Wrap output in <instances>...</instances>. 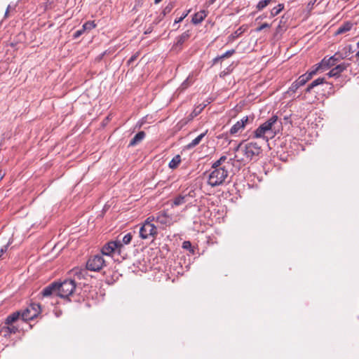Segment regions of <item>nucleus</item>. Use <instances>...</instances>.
Wrapping results in <instances>:
<instances>
[{"label":"nucleus","instance_id":"nucleus-1","mask_svg":"<svg viewBox=\"0 0 359 359\" xmlns=\"http://www.w3.org/2000/svg\"><path fill=\"white\" fill-rule=\"evenodd\" d=\"M237 154L235 155V158L237 161L247 163L252 160H256L258 156L262 154V147L257 142L251 141H243L236 148Z\"/></svg>","mask_w":359,"mask_h":359},{"label":"nucleus","instance_id":"nucleus-2","mask_svg":"<svg viewBox=\"0 0 359 359\" xmlns=\"http://www.w3.org/2000/svg\"><path fill=\"white\" fill-rule=\"evenodd\" d=\"M226 156H222L215 161L212 165V170L210 173L208 184L212 187L221 184L228 176L227 165H225Z\"/></svg>","mask_w":359,"mask_h":359},{"label":"nucleus","instance_id":"nucleus-3","mask_svg":"<svg viewBox=\"0 0 359 359\" xmlns=\"http://www.w3.org/2000/svg\"><path fill=\"white\" fill-rule=\"evenodd\" d=\"M277 123L278 116L276 115L272 116L253 131L252 134V137L262 139L267 142L269 139L273 138L276 135L278 130L276 128Z\"/></svg>","mask_w":359,"mask_h":359},{"label":"nucleus","instance_id":"nucleus-4","mask_svg":"<svg viewBox=\"0 0 359 359\" xmlns=\"http://www.w3.org/2000/svg\"><path fill=\"white\" fill-rule=\"evenodd\" d=\"M317 88L316 93H319L320 90L323 91V95L324 96H327L332 93L333 89V86L325 81L324 78H318L317 79L313 81L306 88L305 94L304 95V99L306 100V94L310 93L313 89Z\"/></svg>","mask_w":359,"mask_h":359},{"label":"nucleus","instance_id":"nucleus-5","mask_svg":"<svg viewBox=\"0 0 359 359\" xmlns=\"http://www.w3.org/2000/svg\"><path fill=\"white\" fill-rule=\"evenodd\" d=\"M155 217H149L142 226L140 228V236L142 239H147L150 237H154L157 234L156 226L152 223Z\"/></svg>","mask_w":359,"mask_h":359},{"label":"nucleus","instance_id":"nucleus-6","mask_svg":"<svg viewBox=\"0 0 359 359\" xmlns=\"http://www.w3.org/2000/svg\"><path fill=\"white\" fill-rule=\"evenodd\" d=\"M58 297L61 298H67L72 295L76 289V283L74 280H65L62 283H58Z\"/></svg>","mask_w":359,"mask_h":359},{"label":"nucleus","instance_id":"nucleus-7","mask_svg":"<svg viewBox=\"0 0 359 359\" xmlns=\"http://www.w3.org/2000/svg\"><path fill=\"white\" fill-rule=\"evenodd\" d=\"M254 118L253 115L243 116L241 120L238 121L232 126L230 128L229 133L232 135L241 133L246 126L253 123Z\"/></svg>","mask_w":359,"mask_h":359},{"label":"nucleus","instance_id":"nucleus-8","mask_svg":"<svg viewBox=\"0 0 359 359\" xmlns=\"http://www.w3.org/2000/svg\"><path fill=\"white\" fill-rule=\"evenodd\" d=\"M105 261L102 255H95L90 257L86 263L88 270L92 271H99L104 266Z\"/></svg>","mask_w":359,"mask_h":359},{"label":"nucleus","instance_id":"nucleus-9","mask_svg":"<svg viewBox=\"0 0 359 359\" xmlns=\"http://www.w3.org/2000/svg\"><path fill=\"white\" fill-rule=\"evenodd\" d=\"M101 252L103 255H111L114 252H117L118 255L121 253V244L119 242V238L116 241H111L107 243L102 248Z\"/></svg>","mask_w":359,"mask_h":359},{"label":"nucleus","instance_id":"nucleus-10","mask_svg":"<svg viewBox=\"0 0 359 359\" xmlns=\"http://www.w3.org/2000/svg\"><path fill=\"white\" fill-rule=\"evenodd\" d=\"M346 57V55H343L342 53L337 52L333 56L329 58L324 57L321 61V65H323L326 69L336 65V63L338 61L345 58Z\"/></svg>","mask_w":359,"mask_h":359},{"label":"nucleus","instance_id":"nucleus-11","mask_svg":"<svg viewBox=\"0 0 359 359\" xmlns=\"http://www.w3.org/2000/svg\"><path fill=\"white\" fill-rule=\"evenodd\" d=\"M154 221L162 225L163 228H164L172 224V219L165 212H160L155 217Z\"/></svg>","mask_w":359,"mask_h":359},{"label":"nucleus","instance_id":"nucleus-12","mask_svg":"<svg viewBox=\"0 0 359 359\" xmlns=\"http://www.w3.org/2000/svg\"><path fill=\"white\" fill-rule=\"evenodd\" d=\"M190 36V34L189 31H186L182 33L180 36H177L175 39V41L173 44L172 49L174 50L179 51L182 49V45L184 43L188 40Z\"/></svg>","mask_w":359,"mask_h":359},{"label":"nucleus","instance_id":"nucleus-13","mask_svg":"<svg viewBox=\"0 0 359 359\" xmlns=\"http://www.w3.org/2000/svg\"><path fill=\"white\" fill-rule=\"evenodd\" d=\"M41 294L44 297H50L54 294L58 296L57 282H53L48 286L45 287L41 292Z\"/></svg>","mask_w":359,"mask_h":359},{"label":"nucleus","instance_id":"nucleus-14","mask_svg":"<svg viewBox=\"0 0 359 359\" xmlns=\"http://www.w3.org/2000/svg\"><path fill=\"white\" fill-rule=\"evenodd\" d=\"M350 64L347 62H342L333 67L327 74L330 77L339 76L341 72L346 70Z\"/></svg>","mask_w":359,"mask_h":359},{"label":"nucleus","instance_id":"nucleus-15","mask_svg":"<svg viewBox=\"0 0 359 359\" xmlns=\"http://www.w3.org/2000/svg\"><path fill=\"white\" fill-rule=\"evenodd\" d=\"M308 81L309 80L304 74L301 75L295 81L292 83L288 92L295 93L299 87L305 85Z\"/></svg>","mask_w":359,"mask_h":359},{"label":"nucleus","instance_id":"nucleus-16","mask_svg":"<svg viewBox=\"0 0 359 359\" xmlns=\"http://www.w3.org/2000/svg\"><path fill=\"white\" fill-rule=\"evenodd\" d=\"M20 314L21 319L24 321L31 320L36 317V311L31 310L29 306L23 311H20Z\"/></svg>","mask_w":359,"mask_h":359},{"label":"nucleus","instance_id":"nucleus-17","mask_svg":"<svg viewBox=\"0 0 359 359\" xmlns=\"http://www.w3.org/2000/svg\"><path fill=\"white\" fill-rule=\"evenodd\" d=\"M21 318L20 311L12 313L5 319V325H10L15 323L18 319Z\"/></svg>","mask_w":359,"mask_h":359},{"label":"nucleus","instance_id":"nucleus-18","mask_svg":"<svg viewBox=\"0 0 359 359\" xmlns=\"http://www.w3.org/2000/svg\"><path fill=\"white\" fill-rule=\"evenodd\" d=\"M2 333L5 337H9L11 334L18 332V328L13 325L1 326Z\"/></svg>","mask_w":359,"mask_h":359},{"label":"nucleus","instance_id":"nucleus-19","mask_svg":"<svg viewBox=\"0 0 359 359\" xmlns=\"http://www.w3.org/2000/svg\"><path fill=\"white\" fill-rule=\"evenodd\" d=\"M353 26V24L351 22L347 21V22H344L343 25H341L337 29L335 34L339 35V34L346 33V32L350 31L352 29Z\"/></svg>","mask_w":359,"mask_h":359},{"label":"nucleus","instance_id":"nucleus-20","mask_svg":"<svg viewBox=\"0 0 359 359\" xmlns=\"http://www.w3.org/2000/svg\"><path fill=\"white\" fill-rule=\"evenodd\" d=\"M145 133L144 131H140L138 132L134 137L130 140L129 143V147H134L136 144H137L139 142H140L142 140H144L145 137Z\"/></svg>","mask_w":359,"mask_h":359},{"label":"nucleus","instance_id":"nucleus-21","mask_svg":"<svg viewBox=\"0 0 359 359\" xmlns=\"http://www.w3.org/2000/svg\"><path fill=\"white\" fill-rule=\"evenodd\" d=\"M325 70V67L323 66V65H321V62L320 63H318V65H316V67L311 69V71H309L307 72L306 74H304V75L307 78V79L309 81L313 75L316 74L317 72L319 71V70Z\"/></svg>","mask_w":359,"mask_h":359},{"label":"nucleus","instance_id":"nucleus-22","mask_svg":"<svg viewBox=\"0 0 359 359\" xmlns=\"http://www.w3.org/2000/svg\"><path fill=\"white\" fill-rule=\"evenodd\" d=\"M180 162H181V156L180 155H176L170 161L168 166L171 169H175L178 167Z\"/></svg>","mask_w":359,"mask_h":359},{"label":"nucleus","instance_id":"nucleus-23","mask_svg":"<svg viewBox=\"0 0 359 359\" xmlns=\"http://www.w3.org/2000/svg\"><path fill=\"white\" fill-rule=\"evenodd\" d=\"M133 238V235L131 233H128L126 234L121 240L119 239V242L121 244V249L123 248V245H128L130 243Z\"/></svg>","mask_w":359,"mask_h":359},{"label":"nucleus","instance_id":"nucleus-24","mask_svg":"<svg viewBox=\"0 0 359 359\" xmlns=\"http://www.w3.org/2000/svg\"><path fill=\"white\" fill-rule=\"evenodd\" d=\"M235 52H236V50L234 49H231V50H227L226 52H225L222 55L215 57L213 60L214 63H216L218 60H220L222 59H224V58L229 57L231 56L232 55H233L235 53Z\"/></svg>","mask_w":359,"mask_h":359},{"label":"nucleus","instance_id":"nucleus-25","mask_svg":"<svg viewBox=\"0 0 359 359\" xmlns=\"http://www.w3.org/2000/svg\"><path fill=\"white\" fill-rule=\"evenodd\" d=\"M201 140H202V133L198 135L194 140H193L190 143H189L187 145V148L189 149H191V148L196 147L201 142Z\"/></svg>","mask_w":359,"mask_h":359},{"label":"nucleus","instance_id":"nucleus-26","mask_svg":"<svg viewBox=\"0 0 359 359\" xmlns=\"http://www.w3.org/2000/svg\"><path fill=\"white\" fill-rule=\"evenodd\" d=\"M185 202H186V196L179 195L174 198L172 205H175V206H178V205L185 203Z\"/></svg>","mask_w":359,"mask_h":359},{"label":"nucleus","instance_id":"nucleus-27","mask_svg":"<svg viewBox=\"0 0 359 359\" xmlns=\"http://www.w3.org/2000/svg\"><path fill=\"white\" fill-rule=\"evenodd\" d=\"M284 8V4H279L278 6L273 7L271 11V15L272 16H276L278 15Z\"/></svg>","mask_w":359,"mask_h":359},{"label":"nucleus","instance_id":"nucleus-28","mask_svg":"<svg viewBox=\"0 0 359 359\" xmlns=\"http://www.w3.org/2000/svg\"><path fill=\"white\" fill-rule=\"evenodd\" d=\"M191 22L196 25L202 22V11H199L194 14L191 19Z\"/></svg>","mask_w":359,"mask_h":359},{"label":"nucleus","instance_id":"nucleus-29","mask_svg":"<svg viewBox=\"0 0 359 359\" xmlns=\"http://www.w3.org/2000/svg\"><path fill=\"white\" fill-rule=\"evenodd\" d=\"M95 27H96V24L95 23V22L90 21V20L87 21L82 25L83 30H85V31L91 30V29H94Z\"/></svg>","mask_w":359,"mask_h":359},{"label":"nucleus","instance_id":"nucleus-30","mask_svg":"<svg viewBox=\"0 0 359 359\" xmlns=\"http://www.w3.org/2000/svg\"><path fill=\"white\" fill-rule=\"evenodd\" d=\"M173 4L172 3H170L168 4L165 8L162 11V18H164L168 13H169L171 10L173 8Z\"/></svg>","mask_w":359,"mask_h":359},{"label":"nucleus","instance_id":"nucleus-31","mask_svg":"<svg viewBox=\"0 0 359 359\" xmlns=\"http://www.w3.org/2000/svg\"><path fill=\"white\" fill-rule=\"evenodd\" d=\"M29 307L30 308L31 310L36 311V316L41 312V306L39 304L32 303L29 306Z\"/></svg>","mask_w":359,"mask_h":359},{"label":"nucleus","instance_id":"nucleus-32","mask_svg":"<svg viewBox=\"0 0 359 359\" xmlns=\"http://www.w3.org/2000/svg\"><path fill=\"white\" fill-rule=\"evenodd\" d=\"M267 5H266V1H264V0H261L258 2V4H257V9L258 11H261L262 9H264L265 7H266Z\"/></svg>","mask_w":359,"mask_h":359},{"label":"nucleus","instance_id":"nucleus-33","mask_svg":"<svg viewBox=\"0 0 359 359\" xmlns=\"http://www.w3.org/2000/svg\"><path fill=\"white\" fill-rule=\"evenodd\" d=\"M140 53L138 52L133 54L130 59L128 60V65H132L139 57Z\"/></svg>","mask_w":359,"mask_h":359},{"label":"nucleus","instance_id":"nucleus-34","mask_svg":"<svg viewBox=\"0 0 359 359\" xmlns=\"http://www.w3.org/2000/svg\"><path fill=\"white\" fill-rule=\"evenodd\" d=\"M86 31L85 30H83V27H81L80 29H78L76 30L74 34H73V39H76L77 38H79V36H81Z\"/></svg>","mask_w":359,"mask_h":359},{"label":"nucleus","instance_id":"nucleus-35","mask_svg":"<svg viewBox=\"0 0 359 359\" xmlns=\"http://www.w3.org/2000/svg\"><path fill=\"white\" fill-rule=\"evenodd\" d=\"M192 81H191V78L190 76H189L181 85V88L182 89H185L188 87L189 84L190 83H191Z\"/></svg>","mask_w":359,"mask_h":359},{"label":"nucleus","instance_id":"nucleus-36","mask_svg":"<svg viewBox=\"0 0 359 359\" xmlns=\"http://www.w3.org/2000/svg\"><path fill=\"white\" fill-rule=\"evenodd\" d=\"M270 26H271V25H270L269 24L266 23V22L263 23V24H262V25H261L259 27H257V28L255 29V32H261L262 30H263V29H265V28H269V27H270Z\"/></svg>","mask_w":359,"mask_h":359},{"label":"nucleus","instance_id":"nucleus-37","mask_svg":"<svg viewBox=\"0 0 359 359\" xmlns=\"http://www.w3.org/2000/svg\"><path fill=\"white\" fill-rule=\"evenodd\" d=\"M242 34V32L241 30V29H237L236 32H234L230 36L229 38L231 39H234L237 37H238L241 34Z\"/></svg>","mask_w":359,"mask_h":359},{"label":"nucleus","instance_id":"nucleus-38","mask_svg":"<svg viewBox=\"0 0 359 359\" xmlns=\"http://www.w3.org/2000/svg\"><path fill=\"white\" fill-rule=\"evenodd\" d=\"M11 243L8 242L6 245H4L0 249V258L2 257V255L7 251L8 246L10 245Z\"/></svg>","mask_w":359,"mask_h":359},{"label":"nucleus","instance_id":"nucleus-39","mask_svg":"<svg viewBox=\"0 0 359 359\" xmlns=\"http://www.w3.org/2000/svg\"><path fill=\"white\" fill-rule=\"evenodd\" d=\"M106 53H107V50H106V51H104L103 53H102L101 54H100V55L96 57V59H95V60H96V61H97V62L101 61V60L103 59L104 56L106 55Z\"/></svg>","mask_w":359,"mask_h":359},{"label":"nucleus","instance_id":"nucleus-40","mask_svg":"<svg viewBox=\"0 0 359 359\" xmlns=\"http://www.w3.org/2000/svg\"><path fill=\"white\" fill-rule=\"evenodd\" d=\"M182 247L184 249H189L191 247V244L189 241H184L182 244Z\"/></svg>","mask_w":359,"mask_h":359},{"label":"nucleus","instance_id":"nucleus-41","mask_svg":"<svg viewBox=\"0 0 359 359\" xmlns=\"http://www.w3.org/2000/svg\"><path fill=\"white\" fill-rule=\"evenodd\" d=\"M208 149H209V151H208V154H205V156H208L215 153V149L214 147H209Z\"/></svg>","mask_w":359,"mask_h":359},{"label":"nucleus","instance_id":"nucleus-42","mask_svg":"<svg viewBox=\"0 0 359 359\" xmlns=\"http://www.w3.org/2000/svg\"><path fill=\"white\" fill-rule=\"evenodd\" d=\"M182 21V18H178L175 20L174 24H177Z\"/></svg>","mask_w":359,"mask_h":359},{"label":"nucleus","instance_id":"nucleus-43","mask_svg":"<svg viewBox=\"0 0 359 359\" xmlns=\"http://www.w3.org/2000/svg\"><path fill=\"white\" fill-rule=\"evenodd\" d=\"M280 24H281V21H280V24L278 25V26L276 28V32H279L282 29V27H281Z\"/></svg>","mask_w":359,"mask_h":359},{"label":"nucleus","instance_id":"nucleus-44","mask_svg":"<svg viewBox=\"0 0 359 359\" xmlns=\"http://www.w3.org/2000/svg\"><path fill=\"white\" fill-rule=\"evenodd\" d=\"M188 12L189 11L184 13L180 18H182V20H183L187 16Z\"/></svg>","mask_w":359,"mask_h":359},{"label":"nucleus","instance_id":"nucleus-45","mask_svg":"<svg viewBox=\"0 0 359 359\" xmlns=\"http://www.w3.org/2000/svg\"><path fill=\"white\" fill-rule=\"evenodd\" d=\"M188 12L189 11L184 13L180 18H182V20H183L187 16Z\"/></svg>","mask_w":359,"mask_h":359},{"label":"nucleus","instance_id":"nucleus-46","mask_svg":"<svg viewBox=\"0 0 359 359\" xmlns=\"http://www.w3.org/2000/svg\"><path fill=\"white\" fill-rule=\"evenodd\" d=\"M188 12L189 11L184 13L180 18H182V20H183L187 16Z\"/></svg>","mask_w":359,"mask_h":359},{"label":"nucleus","instance_id":"nucleus-47","mask_svg":"<svg viewBox=\"0 0 359 359\" xmlns=\"http://www.w3.org/2000/svg\"><path fill=\"white\" fill-rule=\"evenodd\" d=\"M188 12L189 11L184 13L180 18H182V20H183L187 16Z\"/></svg>","mask_w":359,"mask_h":359},{"label":"nucleus","instance_id":"nucleus-48","mask_svg":"<svg viewBox=\"0 0 359 359\" xmlns=\"http://www.w3.org/2000/svg\"><path fill=\"white\" fill-rule=\"evenodd\" d=\"M202 111V108H200L199 107H198L194 111H196V113H201Z\"/></svg>","mask_w":359,"mask_h":359},{"label":"nucleus","instance_id":"nucleus-49","mask_svg":"<svg viewBox=\"0 0 359 359\" xmlns=\"http://www.w3.org/2000/svg\"><path fill=\"white\" fill-rule=\"evenodd\" d=\"M357 48H359V41L357 43ZM355 57L359 58V50L355 53Z\"/></svg>","mask_w":359,"mask_h":359},{"label":"nucleus","instance_id":"nucleus-50","mask_svg":"<svg viewBox=\"0 0 359 359\" xmlns=\"http://www.w3.org/2000/svg\"><path fill=\"white\" fill-rule=\"evenodd\" d=\"M203 217H210V215H208V211H207V212L203 211Z\"/></svg>","mask_w":359,"mask_h":359},{"label":"nucleus","instance_id":"nucleus-51","mask_svg":"<svg viewBox=\"0 0 359 359\" xmlns=\"http://www.w3.org/2000/svg\"><path fill=\"white\" fill-rule=\"evenodd\" d=\"M9 9H10V6H8V8H7V9L6 11L5 17H7Z\"/></svg>","mask_w":359,"mask_h":359},{"label":"nucleus","instance_id":"nucleus-52","mask_svg":"<svg viewBox=\"0 0 359 359\" xmlns=\"http://www.w3.org/2000/svg\"><path fill=\"white\" fill-rule=\"evenodd\" d=\"M4 176V173L2 172V171H0V181L3 179Z\"/></svg>","mask_w":359,"mask_h":359},{"label":"nucleus","instance_id":"nucleus-53","mask_svg":"<svg viewBox=\"0 0 359 359\" xmlns=\"http://www.w3.org/2000/svg\"><path fill=\"white\" fill-rule=\"evenodd\" d=\"M232 158H230L229 161L226 162V163L229 165L231 163L230 161H232Z\"/></svg>","mask_w":359,"mask_h":359},{"label":"nucleus","instance_id":"nucleus-54","mask_svg":"<svg viewBox=\"0 0 359 359\" xmlns=\"http://www.w3.org/2000/svg\"><path fill=\"white\" fill-rule=\"evenodd\" d=\"M216 0H210V4H213Z\"/></svg>","mask_w":359,"mask_h":359},{"label":"nucleus","instance_id":"nucleus-55","mask_svg":"<svg viewBox=\"0 0 359 359\" xmlns=\"http://www.w3.org/2000/svg\"><path fill=\"white\" fill-rule=\"evenodd\" d=\"M203 19L205 18L206 15L205 14V11H203Z\"/></svg>","mask_w":359,"mask_h":359},{"label":"nucleus","instance_id":"nucleus-56","mask_svg":"<svg viewBox=\"0 0 359 359\" xmlns=\"http://www.w3.org/2000/svg\"><path fill=\"white\" fill-rule=\"evenodd\" d=\"M2 333L1 326L0 325V334Z\"/></svg>","mask_w":359,"mask_h":359},{"label":"nucleus","instance_id":"nucleus-57","mask_svg":"<svg viewBox=\"0 0 359 359\" xmlns=\"http://www.w3.org/2000/svg\"><path fill=\"white\" fill-rule=\"evenodd\" d=\"M348 48H349V51H350V50H351V46L350 45V46H348Z\"/></svg>","mask_w":359,"mask_h":359},{"label":"nucleus","instance_id":"nucleus-58","mask_svg":"<svg viewBox=\"0 0 359 359\" xmlns=\"http://www.w3.org/2000/svg\"><path fill=\"white\" fill-rule=\"evenodd\" d=\"M206 104H203V108L204 109Z\"/></svg>","mask_w":359,"mask_h":359}]
</instances>
